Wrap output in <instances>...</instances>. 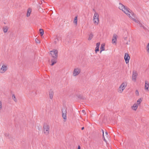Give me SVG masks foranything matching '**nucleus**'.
Returning a JSON list of instances; mask_svg holds the SVG:
<instances>
[{
  "label": "nucleus",
  "mask_w": 149,
  "mask_h": 149,
  "mask_svg": "<svg viewBox=\"0 0 149 149\" xmlns=\"http://www.w3.org/2000/svg\"><path fill=\"white\" fill-rule=\"evenodd\" d=\"M120 6H119V8L122 10L131 19H132L136 23H139V21L135 19V15L133 12H130L129 9L127 7L124 6L121 3H119Z\"/></svg>",
  "instance_id": "f257e3e1"
},
{
  "label": "nucleus",
  "mask_w": 149,
  "mask_h": 149,
  "mask_svg": "<svg viewBox=\"0 0 149 149\" xmlns=\"http://www.w3.org/2000/svg\"><path fill=\"white\" fill-rule=\"evenodd\" d=\"M43 130L44 133L47 135L49 134V126L47 123H44L43 125Z\"/></svg>",
  "instance_id": "f03ea898"
},
{
  "label": "nucleus",
  "mask_w": 149,
  "mask_h": 149,
  "mask_svg": "<svg viewBox=\"0 0 149 149\" xmlns=\"http://www.w3.org/2000/svg\"><path fill=\"white\" fill-rule=\"evenodd\" d=\"M51 54L53 58L54 59H57L58 57V51L56 49H53L51 51Z\"/></svg>",
  "instance_id": "7ed1b4c3"
},
{
  "label": "nucleus",
  "mask_w": 149,
  "mask_h": 149,
  "mask_svg": "<svg viewBox=\"0 0 149 149\" xmlns=\"http://www.w3.org/2000/svg\"><path fill=\"white\" fill-rule=\"evenodd\" d=\"M93 20L94 23L96 25H97L99 22V15L96 13H95L93 17Z\"/></svg>",
  "instance_id": "20e7f679"
},
{
  "label": "nucleus",
  "mask_w": 149,
  "mask_h": 149,
  "mask_svg": "<svg viewBox=\"0 0 149 149\" xmlns=\"http://www.w3.org/2000/svg\"><path fill=\"white\" fill-rule=\"evenodd\" d=\"M62 116L64 119V122H65L66 120V109L65 108H64L62 109Z\"/></svg>",
  "instance_id": "39448f33"
},
{
  "label": "nucleus",
  "mask_w": 149,
  "mask_h": 149,
  "mask_svg": "<svg viewBox=\"0 0 149 149\" xmlns=\"http://www.w3.org/2000/svg\"><path fill=\"white\" fill-rule=\"evenodd\" d=\"M8 69V68L6 65L3 64L2 66L0 68V73H4Z\"/></svg>",
  "instance_id": "423d86ee"
},
{
  "label": "nucleus",
  "mask_w": 149,
  "mask_h": 149,
  "mask_svg": "<svg viewBox=\"0 0 149 149\" xmlns=\"http://www.w3.org/2000/svg\"><path fill=\"white\" fill-rule=\"evenodd\" d=\"M125 83L123 82L120 86L119 89L118 90V92L119 93H121L123 91V90L125 89V87L126 86V85L125 86Z\"/></svg>",
  "instance_id": "0eeeda50"
},
{
  "label": "nucleus",
  "mask_w": 149,
  "mask_h": 149,
  "mask_svg": "<svg viewBox=\"0 0 149 149\" xmlns=\"http://www.w3.org/2000/svg\"><path fill=\"white\" fill-rule=\"evenodd\" d=\"M81 72V69L78 68H75L73 71V75L75 76L78 75Z\"/></svg>",
  "instance_id": "6e6552de"
},
{
  "label": "nucleus",
  "mask_w": 149,
  "mask_h": 149,
  "mask_svg": "<svg viewBox=\"0 0 149 149\" xmlns=\"http://www.w3.org/2000/svg\"><path fill=\"white\" fill-rule=\"evenodd\" d=\"M137 76V74L135 71H133L132 72V79L134 81H136V78Z\"/></svg>",
  "instance_id": "1a4fd4ad"
},
{
  "label": "nucleus",
  "mask_w": 149,
  "mask_h": 149,
  "mask_svg": "<svg viewBox=\"0 0 149 149\" xmlns=\"http://www.w3.org/2000/svg\"><path fill=\"white\" fill-rule=\"evenodd\" d=\"M130 56L127 53H125L124 56V59L125 60L126 63L127 64L129 62L130 59Z\"/></svg>",
  "instance_id": "9d476101"
},
{
  "label": "nucleus",
  "mask_w": 149,
  "mask_h": 149,
  "mask_svg": "<svg viewBox=\"0 0 149 149\" xmlns=\"http://www.w3.org/2000/svg\"><path fill=\"white\" fill-rule=\"evenodd\" d=\"M118 37L117 35L116 34L113 35V38L112 39V42L113 44L116 43Z\"/></svg>",
  "instance_id": "9b49d317"
},
{
  "label": "nucleus",
  "mask_w": 149,
  "mask_h": 149,
  "mask_svg": "<svg viewBox=\"0 0 149 149\" xmlns=\"http://www.w3.org/2000/svg\"><path fill=\"white\" fill-rule=\"evenodd\" d=\"M61 36H56L54 42V43L55 44H56L59 41V40H61Z\"/></svg>",
  "instance_id": "f8f14e48"
},
{
  "label": "nucleus",
  "mask_w": 149,
  "mask_h": 149,
  "mask_svg": "<svg viewBox=\"0 0 149 149\" xmlns=\"http://www.w3.org/2000/svg\"><path fill=\"white\" fill-rule=\"evenodd\" d=\"M54 94V93L53 91L51 90L49 92V98L51 99H52L53 97V96Z\"/></svg>",
  "instance_id": "ddd939ff"
},
{
  "label": "nucleus",
  "mask_w": 149,
  "mask_h": 149,
  "mask_svg": "<svg viewBox=\"0 0 149 149\" xmlns=\"http://www.w3.org/2000/svg\"><path fill=\"white\" fill-rule=\"evenodd\" d=\"M145 89L146 90L148 91V88L149 87V83L147 81H145Z\"/></svg>",
  "instance_id": "4468645a"
},
{
  "label": "nucleus",
  "mask_w": 149,
  "mask_h": 149,
  "mask_svg": "<svg viewBox=\"0 0 149 149\" xmlns=\"http://www.w3.org/2000/svg\"><path fill=\"white\" fill-rule=\"evenodd\" d=\"M57 59H52L51 60V62L52 63L51 64V66L55 64L57 62L56 61Z\"/></svg>",
  "instance_id": "2eb2a0df"
},
{
  "label": "nucleus",
  "mask_w": 149,
  "mask_h": 149,
  "mask_svg": "<svg viewBox=\"0 0 149 149\" xmlns=\"http://www.w3.org/2000/svg\"><path fill=\"white\" fill-rule=\"evenodd\" d=\"M138 106V105L137 104L135 103L132 107L134 110H136Z\"/></svg>",
  "instance_id": "dca6fc26"
},
{
  "label": "nucleus",
  "mask_w": 149,
  "mask_h": 149,
  "mask_svg": "<svg viewBox=\"0 0 149 149\" xmlns=\"http://www.w3.org/2000/svg\"><path fill=\"white\" fill-rule=\"evenodd\" d=\"M31 12V10L29 8L27 10V13L26 14V16L27 17H29L30 16Z\"/></svg>",
  "instance_id": "f3484780"
},
{
  "label": "nucleus",
  "mask_w": 149,
  "mask_h": 149,
  "mask_svg": "<svg viewBox=\"0 0 149 149\" xmlns=\"http://www.w3.org/2000/svg\"><path fill=\"white\" fill-rule=\"evenodd\" d=\"M3 31L4 33H6L8 31V28L7 26H5L3 28Z\"/></svg>",
  "instance_id": "a211bd4d"
},
{
  "label": "nucleus",
  "mask_w": 149,
  "mask_h": 149,
  "mask_svg": "<svg viewBox=\"0 0 149 149\" xmlns=\"http://www.w3.org/2000/svg\"><path fill=\"white\" fill-rule=\"evenodd\" d=\"M93 34L92 33H91L89 36V37L88 38V40H91L93 38Z\"/></svg>",
  "instance_id": "6ab92c4d"
},
{
  "label": "nucleus",
  "mask_w": 149,
  "mask_h": 149,
  "mask_svg": "<svg viewBox=\"0 0 149 149\" xmlns=\"http://www.w3.org/2000/svg\"><path fill=\"white\" fill-rule=\"evenodd\" d=\"M104 45L103 44H102L101 45V47H100V52H102L104 50Z\"/></svg>",
  "instance_id": "aec40b11"
},
{
  "label": "nucleus",
  "mask_w": 149,
  "mask_h": 149,
  "mask_svg": "<svg viewBox=\"0 0 149 149\" xmlns=\"http://www.w3.org/2000/svg\"><path fill=\"white\" fill-rule=\"evenodd\" d=\"M12 99L15 102H17V100L16 98L15 95L14 94H12Z\"/></svg>",
  "instance_id": "412c9836"
},
{
  "label": "nucleus",
  "mask_w": 149,
  "mask_h": 149,
  "mask_svg": "<svg viewBox=\"0 0 149 149\" xmlns=\"http://www.w3.org/2000/svg\"><path fill=\"white\" fill-rule=\"evenodd\" d=\"M77 17L76 16L75 17L74 20V23L75 25H77Z\"/></svg>",
  "instance_id": "4be33fe9"
},
{
  "label": "nucleus",
  "mask_w": 149,
  "mask_h": 149,
  "mask_svg": "<svg viewBox=\"0 0 149 149\" xmlns=\"http://www.w3.org/2000/svg\"><path fill=\"white\" fill-rule=\"evenodd\" d=\"M40 33L41 36H42L44 34V30L43 29H39Z\"/></svg>",
  "instance_id": "5701e85b"
},
{
  "label": "nucleus",
  "mask_w": 149,
  "mask_h": 149,
  "mask_svg": "<svg viewBox=\"0 0 149 149\" xmlns=\"http://www.w3.org/2000/svg\"><path fill=\"white\" fill-rule=\"evenodd\" d=\"M142 101L141 98H139L137 101V104L138 105L140 104Z\"/></svg>",
  "instance_id": "b1692460"
},
{
  "label": "nucleus",
  "mask_w": 149,
  "mask_h": 149,
  "mask_svg": "<svg viewBox=\"0 0 149 149\" xmlns=\"http://www.w3.org/2000/svg\"><path fill=\"white\" fill-rule=\"evenodd\" d=\"M77 97H78L79 98H80V99H81L84 100V99H85L84 97H83V96H82V95H78V96H77Z\"/></svg>",
  "instance_id": "393cba45"
},
{
  "label": "nucleus",
  "mask_w": 149,
  "mask_h": 149,
  "mask_svg": "<svg viewBox=\"0 0 149 149\" xmlns=\"http://www.w3.org/2000/svg\"><path fill=\"white\" fill-rule=\"evenodd\" d=\"M99 47H96L95 48V52L96 53H97V52L99 51Z\"/></svg>",
  "instance_id": "a878e982"
},
{
  "label": "nucleus",
  "mask_w": 149,
  "mask_h": 149,
  "mask_svg": "<svg viewBox=\"0 0 149 149\" xmlns=\"http://www.w3.org/2000/svg\"><path fill=\"white\" fill-rule=\"evenodd\" d=\"M147 51L148 52L149 54V42L148 43V45L147 46Z\"/></svg>",
  "instance_id": "bb28decb"
},
{
  "label": "nucleus",
  "mask_w": 149,
  "mask_h": 149,
  "mask_svg": "<svg viewBox=\"0 0 149 149\" xmlns=\"http://www.w3.org/2000/svg\"><path fill=\"white\" fill-rule=\"evenodd\" d=\"M135 94H136V95H137V96H138L139 95V91H138L137 90H136L135 91Z\"/></svg>",
  "instance_id": "cd10ccee"
},
{
  "label": "nucleus",
  "mask_w": 149,
  "mask_h": 149,
  "mask_svg": "<svg viewBox=\"0 0 149 149\" xmlns=\"http://www.w3.org/2000/svg\"><path fill=\"white\" fill-rule=\"evenodd\" d=\"M36 42L37 43H40V41L39 40L37 39V38L36 39Z\"/></svg>",
  "instance_id": "c85d7f7f"
},
{
  "label": "nucleus",
  "mask_w": 149,
  "mask_h": 149,
  "mask_svg": "<svg viewBox=\"0 0 149 149\" xmlns=\"http://www.w3.org/2000/svg\"><path fill=\"white\" fill-rule=\"evenodd\" d=\"M100 42H97L96 44V47H99L100 45Z\"/></svg>",
  "instance_id": "c756f323"
},
{
  "label": "nucleus",
  "mask_w": 149,
  "mask_h": 149,
  "mask_svg": "<svg viewBox=\"0 0 149 149\" xmlns=\"http://www.w3.org/2000/svg\"><path fill=\"white\" fill-rule=\"evenodd\" d=\"M102 133H103V137L104 138V141H106V140L105 139V138H104V131L102 129Z\"/></svg>",
  "instance_id": "7c9ffc66"
},
{
  "label": "nucleus",
  "mask_w": 149,
  "mask_h": 149,
  "mask_svg": "<svg viewBox=\"0 0 149 149\" xmlns=\"http://www.w3.org/2000/svg\"><path fill=\"white\" fill-rule=\"evenodd\" d=\"M2 107V104L1 102L0 101V110L1 109Z\"/></svg>",
  "instance_id": "2f4dec72"
},
{
  "label": "nucleus",
  "mask_w": 149,
  "mask_h": 149,
  "mask_svg": "<svg viewBox=\"0 0 149 149\" xmlns=\"http://www.w3.org/2000/svg\"><path fill=\"white\" fill-rule=\"evenodd\" d=\"M139 23H140V25H139V26L141 27H142V26H143V24H142L140 23V22H139Z\"/></svg>",
  "instance_id": "473e14b6"
},
{
  "label": "nucleus",
  "mask_w": 149,
  "mask_h": 149,
  "mask_svg": "<svg viewBox=\"0 0 149 149\" xmlns=\"http://www.w3.org/2000/svg\"><path fill=\"white\" fill-rule=\"evenodd\" d=\"M77 149H81V147L80 146H78Z\"/></svg>",
  "instance_id": "72a5a7b5"
},
{
  "label": "nucleus",
  "mask_w": 149,
  "mask_h": 149,
  "mask_svg": "<svg viewBox=\"0 0 149 149\" xmlns=\"http://www.w3.org/2000/svg\"><path fill=\"white\" fill-rule=\"evenodd\" d=\"M81 112L83 113H84L85 112V111L84 110H82Z\"/></svg>",
  "instance_id": "f704fd0d"
},
{
  "label": "nucleus",
  "mask_w": 149,
  "mask_h": 149,
  "mask_svg": "<svg viewBox=\"0 0 149 149\" xmlns=\"http://www.w3.org/2000/svg\"><path fill=\"white\" fill-rule=\"evenodd\" d=\"M84 129V127H83L81 128V129L82 130H83Z\"/></svg>",
  "instance_id": "c9c22d12"
},
{
  "label": "nucleus",
  "mask_w": 149,
  "mask_h": 149,
  "mask_svg": "<svg viewBox=\"0 0 149 149\" xmlns=\"http://www.w3.org/2000/svg\"><path fill=\"white\" fill-rule=\"evenodd\" d=\"M127 39V37H125V38H124V39L125 40H126Z\"/></svg>",
  "instance_id": "e433bc0d"
},
{
  "label": "nucleus",
  "mask_w": 149,
  "mask_h": 149,
  "mask_svg": "<svg viewBox=\"0 0 149 149\" xmlns=\"http://www.w3.org/2000/svg\"><path fill=\"white\" fill-rule=\"evenodd\" d=\"M142 27L143 28V29H146V28L144 26H143Z\"/></svg>",
  "instance_id": "4c0bfd02"
},
{
  "label": "nucleus",
  "mask_w": 149,
  "mask_h": 149,
  "mask_svg": "<svg viewBox=\"0 0 149 149\" xmlns=\"http://www.w3.org/2000/svg\"><path fill=\"white\" fill-rule=\"evenodd\" d=\"M105 133L106 134H107V135L108 134V133H107V132H105Z\"/></svg>",
  "instance_id": "58836bf2"
},
{
  "label": "nucleus",
  "mask_w": 149,
  "mask_h": 149,
  "mask_svg": "<svg viewBox=\"0 0 149 149\" xmlns=\"http://www.w3.org/2000/svg\"><path fill=\"white\" fill-rule=\"evenodd\" d=\"M126 44L127 45H128V42H127L126 43Z\"/></svg>",
  "instance_id": "ea45409f"
},
{
  "label": "nucleus",
  "mask_w": 149,
  "mask_h": 149,
  "mask_svg": "<svg viewBox=\"0 0 149 149\" xmlns=\"http://www.w3.org/2000/svg\"><path fill=\"white\" fill-rule=\"evenodd\" d=\"M93 11H95V10L94 9H93Z\"/></svg>",
  "instance_id": "a19ab883"
}]
</instances>
